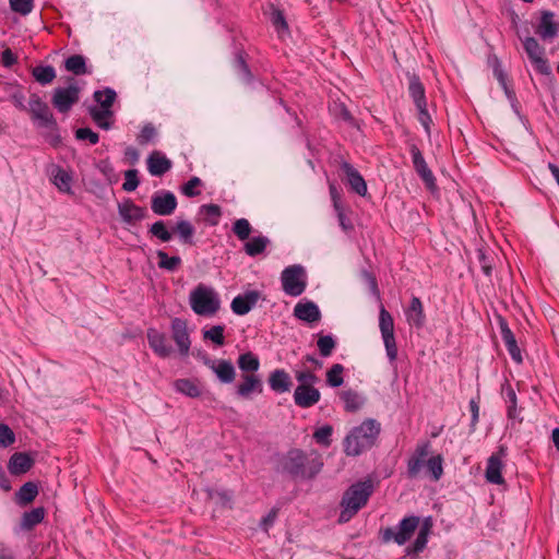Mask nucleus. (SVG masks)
I'll list each match as a JSON object with an SVG mask.
<instances>
[{
  "label": "nucleus",
  "instance_id": "obj_1",
  "mask_svg": "<svg viewBox=\"0 0 559 559\" xmlns=\"http://www.w3.org/2000/svg\"><path fill=\"white\" fill-rule=\"evenodd\" d=\"M323 462L319 454L310 456L301 449L293 448L276 457L275 471L293 479H313L322 469Z\"/></svg>",
  "mask_w": 559,
  "mask_h": 559
},
{
  "label": "nucleus",
  "instance_id": "obj_2",
  "mask_svg": "<svg viewBox=\"0 0 559 559\" xmlns=\"http://www.w3.org/2000/svg\"><path fill=\"white\" fill-rule=\"evenodd\" d=\"M29 115L32 121L38 129L48 130V132L44 134L46 142L52 147H58L62 142L58 122L48 104L45 103L37 94H32L29 96Z\"/></svg>",
  "mask_w": 559,
  "mask_h": 559
},
{
  "label": "nucleus",
  "instance_id": "obj_3",
  "mask_svg": "<svg viewBox=\"0 0 559 559\" xmlns=\"http://www.w3.org/2000/svg\"><path fill=\"white\" fill-rule=\"evenodd\" d=\"M372 492L373 485L371 480L357 481L349 486L343 493L342 511L337 522L341 524L349 522L367 504Z\"/></svg>",
  "mask_w": 559,
  "mask_h": 559
},
{
  "label": "nucleus",
  "instance_id": "obj_4",
  "mask_svg": "<svg viewBox=\"0 0 559 559\" xmlns=\"http://www.w3.org/2000/svg\"><path fill=\"white\" fill-rule=\"evenodd\" d=\"M380 433V424L376 419H366L354 427L344 440L347 455L356 456L371 449Z\"/></svg>",
  "mask_w": 559,
  "mask_h": 559
},
{
  "label": "nucleus",
  "instance_id": "obj_5",
  "mask_svg": "<svg viewBox=\"0 0 559 559\" xmlns=\"http://www.w3.org/2000/svg\"><path fill=\"white\" fill-rule=\"evenodd\" d=\"M430 442L425 441L417 444L414 454L407 461V477L416 478L424 466L432 480L437 481L443 475V457L441 454L433 455L426 461L429 454Z\"/></svg>",
  "mask_w": 559,
  "mask_h": 559
},
{
  "label": "nucleus",
  "instance_id": "obj_6",
  "mask_svg": "<svg viewBox=\"0 0 559 559\" xmlns=\"http://www.w3.org/2000/svg\"><path fill=\"white\" fill-rule=\"evenodd\" d=\"M148 234L162 242H169L173 239V235L176 234L183 245L193 246L195 243V228L189 221L186 219L177 221L170 230L168 229L165 221H156L150 226Z\"/></svg>",
  "mask_w": 559,
  "mask_h": 559
},
{
  "label": "nucleus",
  "instance_id": "obj_7",
  "mask_svg": "<svg viewBox=\"0 0 559 559\" xmlns=\"http://www.w3.org/2000/svg\"><path fill=\"white\" fill-rule=\"evenodd\" d=\"M189 301L194 313L203 317L214 316L221 307V299L217 293L204 284H199L190 293Z\"/></svg>",
  "mask_w": 559,
  "mask_h": 559
},
{
  "label": "nucleus",
  "instance_id": "obj_8",
  "mask_svg": "<svg viewBox=\"0 0 559 559\" xmlns=\"http://www.w3.org/2000/svg\"><path fill=\"white\" fill-rule=\"evenodd\" d=\"M419 516L409 515L401 520L397 528L385 527L381 530V539L383 543L394 542L397 545H404L411 539L416 528L419 525Z\"/></svg>",
  "mask_w": 559,
  "mask_h": 559
},
{
  "label": "nucleus",
  "instance_id": "obj_9",
  "mask_svg": "<svg viewBox=\"0 0 559 559\" xmlns=\"http://www.w3.org/2000/svg\"><path fill=\"white\" fill-rule=\"evenodd\" d=\"M281 282L285 294L293 297L300 296L307 287L304 266L295 264L285 267L281 274Z\"/></svg>",
  "mask_w": 559,
  "mask_h": 559
},
{
  "label": "nucleus",
  "instance_id": "obj_10",
  "mask_svg": "<svg viewBox=\"0 0 559 559\" xmlns=\"http://www.w3.org/2000/svg\"><path fill=\"white\" fill-rule=\"evenodd\" d=\"M379 328L384 343L386 356L391 362L397 358V346L394 335V319L392 314L380 305L379 310Z\"/></svg>",
  "mask_w": 559,
  "mask_h": 559
},
{
  "label": "nucleus",
  "instance_id": "obj_11",
  "mask_svg": "<svg viewBox=\"0 0 559 559\" xmlns=\"http://www.w3.org/2000/svg\"><path fill=\"white\" fill-rule=\"evenodd\" d=\"M67 82L69 86L55 88L51 97L52 106L62 114L70 111L80 99V87L74 83V78H68Z\"/></svg>",
  "mask_w": 559,
  "mask_h": 559
},
{
  "label": "nucleus",
  "instance_id": "obj_12",
  "mask_svg": "<svg viewBox=\"0 0 559 559\" xmlns=\"http://www.w3.org/2000/svg\"><path fill=\"white\" fill-rule=\"evenodd\" d=\"M178 205L176 195L169 190L156 191L151 197V210L158 216H170Z\"/></svg>",
  "mask_w": 559,
  "mask_h": 559
},
{
  "label": "nucleus",
  "instance_id": "obj_13",
  "mask_svg": "<svg viewBox=\"0 0 559 559\" xmlns=\"http://www.w3.org/2000/svg\"><path fill=\"white\" fill-rule=\"evenodd\" d=\"M408 147L416 174L423 180L427 189H436V177L433 176L431 169L428 167L421 151L415 143H409Z\"/></svg>",
  "mask_w": 559,
  "mask_h": 559
},
{
  "label": "nucleus",
  "instance_id": "obj_14",
  "mask_svg": "<svg viewBox=\"0 0 559 559\" xmlns=\"http://www.w3.org/2000/svg\"><path fill=\"white\" fill-rule=\"evenodd\" d=\"M171 338L176 343L179 354L183 357L188 356L191 340L188 331V322L186 319L174 318L171 319Z\"/></svg>",
  "mask_w": 559,
  "mask_h": 559
},
{
  "label": "nucleus",
  "instance_id": "obj_15",
  "mask_svg": "<svg viewBox=\"0 0 559 559\" xmlns=\"http://www.w3.org/2000/svg\"><path fill=\"white\" fill-rule=\"evenodd\" d=\"M504 456H507V448L504 445H500L498 451L489 456L485 473L488 483L495 485L504 484V478L502 476V459Z\"/></svg>",
  "mask_w": 559,
  "mask_h": 559
},
{
  "label": "nucleus",
  "instance_id": "obj_16",
  "mask_svg": "<svg viewBox=\"0 0 559 559\" xmlns=\"http://www.w3.org/2000/svg\"><path fill=\"white\" fill-rule=\"evenodd\" d=\"M555 13L549 10H542L540 17L536 25L535 33L543 40H552L559 34V22L554 20Z\"/></svg>",
  "mask_w": 559,
  "mask_h": 559
},
{
  "label": "nucleus",
  "instance_id": "obj_17",
  "mask_svg": "<svg viewBox=\"0 0 559 559\" xmlns=\"http://www.w3.org/2000/svg\"><path fill=\"white\" fill-rule=\"evenodd\" d=\"M146 337L152 350L160 358H168L174 349L170 345L167 335L154 328L146 331Z\"/></svg>",
  "mask_w": 559,
  "mask_h": 559
},
{
  "label": "nucleus",
  "instance_id": "obj_18",
  "mask_svg": "<svg viewBox=\"0 0 559 559\" xmlns=\"http://www.w3.org/2000/svg\"><path fill=\"white\" fill-rule=\"evenodd\" d=\"M261 297L262 294L259 290H247L233 299L230 308L235 314L245 316L255 307Z\"/></svg>",
  "mask_w": 559,
  "mask_h": 559
},
{
  "label": "nucleus",
  "instance_id": "obj_19",
  "mask_svg": "<svg viewBox=\"0 0 559 559\" xmlns=\"http://www.w3.org/2000/svg\"><path fill=\"white\" fill-rule=\"evenodd\" d=\"M498 325L500 329L501 338L511 356V358L516 362L521 364L523 361L521 349L518 346L514 333L509 328V324L502 316L497 317Z\"/></svg>",
  "mask_w": 559,
  "mask_h": 559
},
{
  "label": "nucleus",
  "instance_id": "obj_20",
  "mask_svg": "<svg viewBox=\"0 0 559 559\" xmlns=\"http://www.w3.org/2000/svg\"><path fill=\"white\" fill-rule=\"evenodd\" d=\"M247 59L248 53L243 49H238L235 52L231 66L239 80L245 85L250 86L254 84L255 76L250 69Z\"/></svg>",
  "mask_w": 559,
  "mask_h": 559
},
{
  "label": "nucleus",
  "instance_id": "obj_21",
  "mask_svg": "<svg viewBox=\"0 0 559 559\" xmlns=\"http://www.w3.org/2000/svg\"><path fill=\"white\" fill-rule=\"evenodd\" d=\"M341 169L344 174V181L350 189L360 197L367 194V183L360 173L349 163L343 162Z\"/></svg>",
  "mask_w": 559,
  "mask_h": 559
},
{
  "label": "nucleus",
  "instance_id": "obj_22",
  "mask_svg": "<svg viewBox=\"0 0 559 559\" xmlns=\"http://www.w3.org/2000/svg\"><path fill=\"white\" fill-rule=\"evenodd\" d=\"M118 213L121 219L129 225H134L147 216L146 207L136 205L130 199L118 204Z\"/></svg>",
  "mask_w": 559,
  "mask_h": 559
},
{
  "label": "nucleus",
  "instance_id": "obj_23",
  "mask_svg": "<svg viewBox=\"0 0 559 559\" xmlns=\"http://www.w3.org/2000/svg\"><path fill=\"white\" fill-rule=\"evenodd\" d=\"M205 366L216 374L222 383H231L236 378L235 367L229 360L206 358Z\"/></svg>",
  "mask_w": 559,
  "mask_h": 559
},
{
  "label": "nucleus",
  "instance_id": "obj_24",
  "mask_svg": "<svg viewBox=\"0 0 559 559\" xmlns=\"http://www.w3.org/2000/svg\"><path fill=\"white\" fill-rule=\"evenodd\" d=\"M294 317L309 324L321 320V311L318 305L311 300H300L294 307Z\"/></svg>",
  "mask_w": 559,
  "mask_h": 559
},
{
  "label": "nucleus",
  "instance_id": "obj_25",
  "mask_svg": "<svg viewBox=\"0 0 559 559\" xmlns=\"http://www.w3.org/2000/svg\"><path fill=\"white\" fill-rule=\"evenodd\" d=\"M320 399L321 393L313 385H298L294 392V402L301 408L312 407Z\"/></svg>",
  "mask_w": 559,
  "mask_h": 559
},
{
  "label": "nucleus",
  "instance_id": "obj_26",
  "mask_svg": "<svg viewBox=\"0 0 559 559\" xmlns=\"http://www.w3.org/2000/svg\"><path fill=\"white\" fill-rule=\"evenodd\" d=\"M35 464L34 457L26 452H15L9 460L8 469L12 475L27 473Z\"/></svg>",
  "mask_w": 559,
  "mask_h": 559
},
{
  "label": "nucleus",
  "instance_id": "obj_27",
  "mask_svg": "<svg viewBox=\"0 0 559 559\" xmlns=\"http://www.w3.org/2000/svg\"><path fill=\"white\" fill-rule=\"evenodd\" d=\"M147 170L154 177H162L170 170L173 163L162 152L153 151L147 159Z\"/></svg>",
  "mask_w": 559,
  "mask_h": 559
},
{
  "label": "nucleus",
  "instance_id": "obj_28",
  "mask_svg": "<svg viewBox=\"0 0 559 559\" xmlns=\"http://www.w3.org/2000/svg\"><path fill=\"white\" fill-rule=\"evenodd\" d=\"M236 392L242 399H250L253 392L262 393L263 383L261 378L254 373H243L242 382L237 386Z\"/></svg>",
  "mask_w": 559,
  "mask_h": 559
},
{
  "label": "nucleus",
  "instance_id": "obj_29",
  "mask_svg": "<svg viewBox=\"0 0 559 559\" xmlns=\"http://www.w3.org/2000/svg\"><path fill=\"white\" fill-rule=\"evenodd\" d=\"M405 316L408 324L416 329H421L426 322V316L424 312V306L421 300L413 296L408 308L405 310Z\"/></svg>",
  "mask_w": 559,
  "mask_h": 559
},
{
  "label": "nucleus",
  "instance_id": "obj_30",
  "mask_svg": "<svg viewBox=\"0 0 559 559\" xmlns=\"http://www.w3.org/2000/svg\"><path fill=\"white\" fill-rule=\"evenodd\" d=\"M270 388L276 393L288 392L293 385L289 374L284 369H275L267 379Z\"/></svg>",
  "mask_w": 559,
  "mask_h": 559
},
{
  "label": "nucleus",
  "instance_id": "obj_31",
  "mask_svg": "<svg viewBox=\"0 0 559 559\" xmlns=\"http://www.w3.org/2000/svg\"><path fill=\"white\" fill-rule=\"evenodd\" d=\"M431 526H432V523H431L430 518L426 519L419 528V532L417 534L415 542L406 548L407 555L419 554L426 548L427 543H428V536L431 531Z\"/></svg>",
  "mask_w": 559,
  "mask_h": 559
},
{
  "label": "nucleus",
  "instance_id": "obj_32",
  "mask_svg": "<svg viewBox=\"0 0 559 559\" xmlns=\"http://www.w3.org/2000/svg\"><path fill=\"white\" fill-rule=\"evenodd\" d=\"M493 76L499 82V85L503 90L507 98L511 102L513 108L518 105V99L514 90L508 84L507 73L501 68L500 61L498 59L495 60V64L492 68Z\"/></svg>",
  "mask_w": 559,
  "mask_h": 559
},
{
  "label": "nucleus",
  "instance_id": "obj_33",
  "mask_svg": "<svg viewBox=\"0 0 559 559\" xmlns=\"http://www.w3.org/2000/svg\"><path fill=\"white\" fill-rule=\"evenodd\" d=\"M38 485L35 481H26L15 492V502L20 507L31 504L38 496Z\"/></svg>",
  "mask_w": 559,
  "mask_h": 559
},
{
  "label": "nucleus",
  "instance_id": "obj_34",
  "mask_svg": "<svg viewBox=\"0 0 559 559\" xmlns=\"http://www.w3.org/2000/svg\"><path fill=\"white\" fill-rule=\"evenodd\" d=\"M408 94L415 106H427L426 91L417 74H412L408 82Z\"/></svg>",
  "mask_w": 559,
  "mask_h": 559
},
{
  "label": "nucleus",
  "instance_id": "obj_35",
  "mask_svg": "<svg viewBox=\"0 0 559 559\" xmlns=\"http://www.w3.org/2000/svg\"><path fill=\"white\" fill-rule=\"evenodd\" d=\"M338 396L344 403V409L347 413H355L365 404V399L353 389L341 391Z\"/></svg>",
  "mask_w": 559,
  "mask_h": 559
},
{
  "label": "nucleus",
  "instance_id": "obj_36",
  "mask_svg": "<svg viewBox=\"0 0 559 559\" xmlns=\"http://www.w3.org/2000/svg\"><path fill=\"white\" fill-rule=\"evenodd\" d=\"M476 255L484 275L491 278L493 265L497 259L496 253L489 248L480 247L476 250Z\"/></svg>",
  "mask_w": 559,
  "mask_h": 559
},
{
  "label": "nucleus",
  "instance_id": "obj_37",
  "mask_svg": "<svg viewBox=\"0 0 559 559\" xmlns=\"http://www.w3.org/2000/svg\"><path fill=\"white\" fill-rule=\"evenodd\" d=\"M270 243L271 241L266 236L260 235L257 237H252L246 240L243 245V251L249 257H257L262 254Z\"/></svg>",
  "mask_w": 559,
  "mask_h": 559
},
{
  "label": "nucleus",
  "instance_id": "obj_38",
  "mask_svg": "<svg viewBox=\"0 0 559 559\" xmlns=\"http://www.w3.org/2000/svg\"><path fill=\"white\" fill-rule=\"evenodd\" d=\"M46 510L44 507H37L31 511L24 512L21 519V527L24 531L33 530L37 524L43 522Z\"/></svg>",
  "mask_w": 559,
  "mask_h": 559
},
{
  "label": "nucleus",
  "instance_id": "obj_39",
  "mask_svg": "<svg viewBox=\"0 0 559 559\" xmlns=\"http://www.w3.org/2000/svg\"><path fill=\"white\" fill-rule=\"evenodd\" d=\"M501 392L504 397L506 403L508 404L507 407V415L510 419L518 418V411H516V394L512 385L508 380L502 384Z\"/></svg>",
  "mask_w": 559,
  "mask_h": 559
},
{
  "label": "nucleus",
  "instance_id": "obj_40",
  "mask_svg": "<svg viewBox=\"0 0 559 559\" xmlns=\"http://www.w3.org/2000/svg\"><path fill=\"white\" fill-rule=\"evenodd\" d=\"M174 389L177 392L192 399L199 397L201 395V389L198 385L197 381L187 378L177 379L174 382Z\"/></svg>",
  "mask_w": 559,
  "mask_h": 559
},
{
  "label": "nucleus",
  "instance_id": "obj_41",
  "mask_svg": "<svg viewBox=\"0 0 559 559\" xmlns=\"http://www.w3.org/2000/svg\"><path fill=\"white\" fill-rule=\"evenodd\" d=\"M330 111L335 118L346 122L350 127L359 129L358 121L354 118L344 103L334 102L333 105L330 106Z\"/></svg>",
  "mask_w": 559,
  "mask_h": 559
},
{
  "label": "nucleus",
  "instance_id": "obj_42",
  "mask_svg": "<svg viewBox=\"0 0 559 559\" xmlns=\"http://www.w3.org/2000/svg\"><path fill=\"white\" fill-rule=\"evenodd\" d=\"M199 213L203 215L204 222L210 226H216L223 214L222 207L217 204H203L199 209Z\"/></svg>",
  "mask_w": 559,
  "mask_h": 559
},
{
  "label": "nucleus",
  "instance_id": "obj_43",
  "mask_svg": "<svg viewBox=\"0 0 559 559\" xmlns=\"http://www.w3.org/2000/svg\"><path fill=\"white\" fill-rule=\"evenodd\" d=\"M64 68L74 75L90 73L86 67V59L82 55H72L68 57L64 61Z\"/></svg>",
  "mask_w": 559,
  "mask_h": 559
},
{
  "label": "nucleus",
  "instance_id": "obj_44",
  "mask_svg": "<svg viewBox=\"0 0 559 559\" xmlns=\"http://www.w3.org/2000/svg\"><path fill=\"white\" fill-rule=\"evenodd\" d=\"M93 97L94 100L99 104L100 110H111L117 98V93L110 87H105L102 91H95Z\"/></svg>",
  "mask_w": 559,
  "mask_h": 559
},
{
  "label": "nucleus",
  "instance_id": "obj_45",
  "mask_svg": "<svg viewBox=\"0 0 559 559\" xmlns=\"http://www.w3.org/2000/svg\"><path fill=\"white\" fill-rule=\"evenodd\" d=\"M32 75L40 85H47L56 79V70L52 66L39 64L33 68Z\"/></svg>",
  "mask_w": 559,
  "mask_h": 559
},
{
  "label": "nucleus",
  "instance_id": "obj_46",
  "mask_svg": "<svg viewBox=\"0 0 559 559\" xmlns=\"http://www.w3.org/2000/svg\"><path fill=\"white\" fill-rule=\"evenodd\" d=\"M88 114L93 121L104 130H109L112 127V122L108 119L114 116L112 110H100L99 108L93 106L88 109Z\"/></svg>",
  "mask_w": 559,
  "mask_h": 559
},
{
  "label": "nucleus",
  "instance_id": "obj_47",
  "mask_svg": "<svg viewBox=\"0 0 559 559\" xmlns=\"http://www.w3.org/2000/svg\"><path fill=\"white\" fill-rule=\"evenodd\" d=\"M158 136V131L152 122H146L136 135V142L141 146L155 143Z\"/></svg>",
  "mask_w": 559,
  "mask_h": 559
},
{
  "label": "nucleus",
  "instance_id": "obj_48",
  "mask_svg": "<svg viewBox=\"0 0 559 559\" xmlns=\"http://www.w3.org/2000/svg\"><path fill=\"white\" fill-rule=\"evenodd\" d=\"M156 255L158 258V267L169 272L176 271L182 263V260L179 255L169 257L163 250H157Z\"/></svg>",
  "mask_w": 559,
  "mask_h": 559
},
{
  "label": "nucleus",
  "instance_id": "obj_49",
  "mask_svg": "<svg viewBox=\"0 0 559 559\" xmlns=\"http://www.w3.org/2000/svg\"><path fill=\"white\" fill-rule=\"evenodd\" d=\"M237 364L240 370L250 373L258 371L260 367L259 358L251 352L241 354L238 357Z\"/></svg>",
  "mask_w": 559,
  "mask_h": 559
},
{
  "label": "nucleus",
  "instance_id": "obj_50",
  "mask_svg": "<svg viewBox=\"0 0 559 559\" xmlns=\"http://www.w3.org/2000/svg\"><path fill=\"white\" fill-rule=\"evenodd\" d=\"M231 230L239 240L246 241L250 238L252 226L247 218H238L233 223Z\"/></svg>",
  "mask_w": 559,
  "mask_h": 559
},
{
  "label": "nucleus",
  "instance_id": "obj_51",
  "mask_svg": "<svg viewBox=\"0 0 559 559\" xmlns=\"http://www.w3.org/2000/svg\"><path fill=\"white\" fill-rule=\"evenodd\" d=\"M344 366L341 364H334L326 371V384L331 388H338L344 383L343 378Z\"/></svg>",
  "mask_w": 559,
  "mask_h": 559
},
{
  "label": "nucleus",
  "instance_id": "obj_52",
  "mask_svg": "<svg viewBox=\"0 0 559 559\" xmlns=\"http://www.w3.org/2000/svg\"><path fill=\"white\" fill-rule=\"evenodd\" d=\"M523 48L531 61L544 55V48L539 45L537 39L532 36H527L523 39Z\"/></svg>",
  "mask_w": 559,
  "mask_h": 559
},
{
  "label": "nucleus",
  "instance_id": "obj_53",
  "mask_svg": "<svg viewBox=\"0 0 559 559\" xmlns=\"http://www.w3.org/2000/svg\"><path fill=\"white\" fill-rule=\"evenodd\" d=\"M224 331V325H214L210 330H203V338L213 342L217 346H223L225 344Z\"/></svg>",
  "mask_w": 559,
  "mask_h": 559
},
{
  "label": "nucleus",
  "instance_id": "obj_54",
  "mask_svg": "<svg viewBox=\"0 0 559 559\" xmlns=\"http://www.w3.org/2000/svg\"><path fill=\"white\" fill-rule=\"evenodd\" d=\"M317 346L322 357H329L336 347V341L332 335H319Z\"/></svg>",
  "mask_w": 559,
  "mask_h": 559
},
{
  "label": "nucleus",
  "instance_id": "obj_55",
  "mask_svg": "<svg viewBox=\"0 0 559 559\" xmlns=\"http://www.w3.org/2000/svg\"><path fill=\"white\" fill-rule=\"evenodd\" d=\"M332 433L333 427L331 425H324L314 431L313 439L320 445L330 447L332 443Z\"/></svg>",
  "mask_w": 559,
  "mask_h": 559
},
{
  "label": "nucleus",
  "instance_id": "obj_56",
  "mask_svg": "<svg viewBox=\"0 0 559 559\" xmlns=\"http://www.w3.org/2000/svg\"><path fill=\"white\" fill-rule=\"evenodd\" d=\"M71 181L72 177L62 168H59L55 175V185L57 188L66 193H71Z\"/></svg>",
  "mask_w": 559,
  "mask_h": 559
},
{
  "label": "nucleus",
  "instance_id": "obj_57",
  "mask_svg": "<svg viewBox=\"0 0 559 559\" xmlns=\"http://www.w3.org/2000/svg\"><path fill=\"white\" fill-rule=\"evenodd\" d=\"M202 186V180L199 177H191L185 185L181 186V193L188 198H194L201 194L197 188Z\"/></svg>",
  "mask_w": 559,
  "mask_h": 559
},
{
  "label": "nucleus",
  "instance_id": "obj_58",
  "mask_svg": "<svg viewBox=\"0 0 559 559\" xmlns=\"http://www.w3.org/2000/svg\"><path fill=\"white\" fill-rule=\"evenodd\" d=\"M10 9L21 15L29 14L34 9V0H9Z\"/></svg>",
  "mask_w": 559,
  "mask_h": 559
},
{
  "label": "nucleus",
  "instance_id": "obj_59",
  "mask_svg": "<svg viewBox=\"0 0 559 559\" xmlns=\"http://www.w3.org/2000/svg\"><path fill=\"white\" fill-rule=\"evenodd\" d=\"M138 174L139 171L136 169H128L124 171V182L122 185L124 191L132 192L139 187L140 179Z\"/></svg>",
  "mask_w": 559,
  "mask_h": 559
},
{
  "label": "nucleus",
  "instance_id": "obj_60",
  "mask_svg": "<svg viewBox=\"0 0 559 559\" xmlns=\"http://www.w3.org/2000/svg\"><path fill=\"white\" fill-rule=\"evenodd\" d=\"M271 22L278 33L288 31V24L282 10L273 8L271 12Z\"/></svg>",
  "mask_w": 559,
  "mask_h": 559
},
{
  "label": "nucleus",
  "instance_id": "obj_61",
  "mask_svg": "<svg viewBox=\"0 0 559 559\" xmlns=\"http://www.w3.org/2000/svg\"><path fill=\"white\" fill-rule=\"evenodd\" d=\"M15 442L13 430L5 424H0V447L8 448Z\"/></svg>",
  "mask_w": 559,
  "mask_h": 559
},
{
  "label": "nucleus",
  "instance_id": "obj_62",
  "mask_svg": "<svg viewBox=\"0 0 559 559\" xmlns=\"http://www.w3.org/2000/svg\"><path fill=\"white\" fill-rule=\"evenodd\" d=\"M75 139L78 141H88L91 144H96L99 141L98 133L94 132L91 128H79L75 131Z\"/></svg>",
  "mask_w": 559,
  "mask_h": 559
},
{
  "label": "nucleus",
  "instance_id": "obj_63",
  "mask_svg": "<svg viewBox=\"0 0 559 559\" xmlns=\"http://www.w3.org/2000/svg\"><path fill=\"white\" fill-rule=\"evenodd\" d=\"M280 509L277 507H273L269 513L263 516L259 523L260 528L267 533L269 530L274 525L277 515H278Z\"/></svg>",
  "mask_w": 559,
  "mask_h": 559
},
{
  "label": "nucleus",
  "instance_id": "obj_64",
  "mask_svg": "<svg viewBox=\"0 0 559 559\" xmlns=\"http://www.w3.org/2000/svg\"><path fill=\"white\" fill-rule=\"evenodd\" d=\"M361 275L364 280L368 283L371 294L376 296L378 299H380V290L376 275L367 270H362Z\"/></svg>",
  "mask_w": 559,
  "mask_h": 559
}]
</instances>
